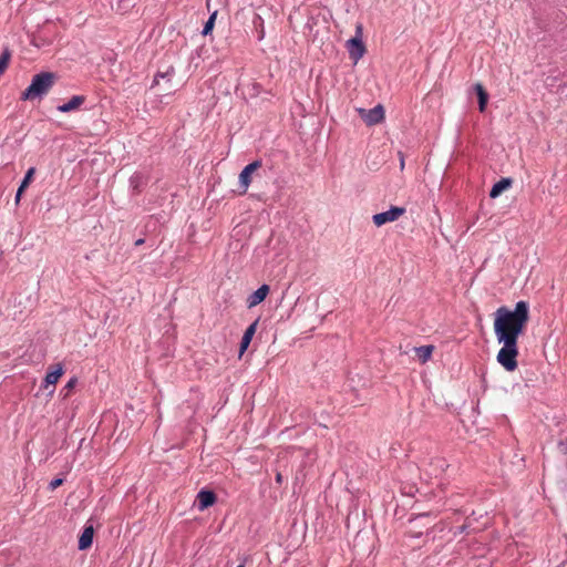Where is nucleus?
I'll return each instance as SVG.
<instances>
[{
    "label": "nucleus",
    "mask_w": 567,
    "mask_h": 567,
    "mask_svg": "<svg viewBox=\"0 0 567 567\" xmlns=\"http://www.w3.org/2000/svg\"><path fill=\"white\" fill-rule=\"evenodd\" d=\"M359 113L362 120L370 126L379 124L384 120V109L381 104H378L370 110L359 109Z\"/></svg>",
    "instance_id": "39448f33"
},
{
    "label": "nucleus",
    "mask_w": 567,
    "mask_h": 567,
    "mask_svg": "<svg viewBox=\"0 0 567 567\" xmlns=\"http://www.w3.org/2000/svg\"><path fill=\"white\" fill-rule=\"evenodd\" d=\"M144 244V239L143 238H140L135 241V246H141Z\"/></svg>",
    "instance_id": "cd10ccee"
},
{
    "label": "nucleus",
    "mask_w": 567,
    "mask_h": 567,
    "mask_svg": "<svg viewBox=\"0 0 567 567\" xmlns=\"http://www.w3.org/2000/svg\"><path fill=\"white\" fill-rule=\"evenodd\" d=\"M513 184V181L512 178H508V177H504V178H501L497 183H495L489 192V197L491 198H496L498 197L503 192H505L506 189H508Z\"/></svg>",
    "instance_id": "4468645a"
},
{
    "label": "nucleus",
    "mask_w": 567,
    "mask_h": 567,
    "mask_svg": "<svg viewBox=\"0 0 567 567\" xmlns=\"http://www.w3.org/2000/svg\"><path fill=\"white\" fill-rule=\"evenodd\" d=\"M174 75L175 69L173 66H168L166 71H158L154 76L152 87L158 85L162 79L169 83Z\"/></svg>",
    "instance_id": "a211bd4d"
},
{
    "label": "nucleus",
    "mask_w": 567,
    "mask_h": 567,
    "mask_svg": "<svg viewBox=\"0 0 567 567\" xmlns=\"http://www.w3.org/2000/svg\"><path fill=\"white\" fill-rule=\"evenodd\" d=\"M84 95H73L66 103H63L56 107L61 113H69L80 109L85 102Z\"/></svg>",
    "instance_id": "9b49d317"
},
{
    "label": "nucleus",
    "mask_w": 567,
    "mask_h": 567,
    "mask_svg": "<svg viewBox=\"0 0 567 567\" xmlns=\"http://www.w3.org/2000/svg\"><path fill=\"white\" fill-rule=\"evenodd\" d=\"M282 482H284L282 474L280 472H277V474H276V483L280 485V484H282Z\"/></svg>",
    "instance_id": "b1692460"
},
{
    "label": "nucleus",
    "mask_w": 567,
    "mask_h": 567,
    "mask_svg": "<svg viewBox=\"0 0 567 567\" xmlns=\"http://www.w3.org/2000/svg\"><path fill=\"white\" fill-rule=\"evenodd\" d=\"M404 213H405L404 207L392 206L386 212H382V213L373 215L372 220L375 226L380 227L386 223L398 220L402 215H404Z\"/></svg>",
    "instance_id": "20e7f679"
},
{
    "label": "nucleus",
    "mask_w": 567,
    "mask_h": 567,
    "mask_svg": "<svg viewBox=\"0 0 567 567\" xmlns=\"http://www.w3.org/2000/svg\"><path fill=\"white\" fill-rule=\"evenodd\" d=\"M94 536V528L92 525L85 526L80 538H79V549L84 550L91 547Z\"/></svg>",
    "instance_id": "f8f14e48"
},
{
    "label": "nucleus",
    "mask_w": 567,
    "mask_h": 567,
    "mask_svg": "<svg viewBox=\"0 0 567 567\" xmlns=\"http://www.w3.org/2000/svg\"><path fill=\"white\" fill-rule=\"evenodd\" d=\"M246 564H254L252 559L246 558L244 561L239 563L237 567H245Z\"/></svg>",
    "instance_id": "a878e982"
},
{
    "label": "nucleus",
    "mask_w": 567,
    "mask_h": 567,
    "mask_svg": "<svg viewBox=\"0 0 567 567\" xmlns=\"http://www.w3.org/2000/svg\"><path fill=\"white\" fill-rule=\"evenodd\" d=\"M400 154V157H401V162H400V165H401V168L404 167V158L402 156V153H399Z\"/></svg>",
    "instance_id": "c85d7f7f"
},
{
    "label": "nucleus",
    "mask_w": 567,
    "mask_h": 567,
    "mask_svg": "<svg viewBox=\"0 0 567 567\" xmlns=\"http://www.w3.org/2000/svg\"><path fill=\"white\" fill-rule=\"evenodd\" d=\"M362 34V25H357V34L355 37L349 39L347 41V49L349 52V56L357 63L364 54H365V45L361 39Z\"/></svg>",
    "instance_id": "7ed1b4c3"
},
{
    "label": "nucleus",
    "mask_w": 567,
    "mask_h": 567,
    "mask_svg": "<svg viewBox=\"0 0 567 567\" xmlns=\"http://www.w3.org/2000/svg\"><path fill=\"white\" fill-rule=\"evenodd\" d=\"M262 22H264V21H262L261 17H259V16H258V17L255 19L254 24H255L256 27L258 25V23H259L260 25H262Z\"/></svg>",
    "instance_id": "bb28decb"
},
{
    "label": "nucleus",
    "mask_w": 567,
    "mask_h": 567,
    "mask_svg": "<svg viewBox=\"0 0 567 567\" xmlns=\"http://www.w3.org/2000/svg\"><path fill=\"white\" fill-rule=\"evenodd\" d=\"M76 384H78V378L76 377H72L66 382V384L61 389L60 396L63 400H66L72 394V392H73L74 388L76 386Z\"/></svg>",
    "instance_id": "aec40b11"
},
{
    "label": "nucleus",
    "mask_w": 567,
    "mask_h": 567,
    "mask_svg": "<svg viewBox=\"0 0 567 567\" xmlns=\"http://www.w3.org/2000/svg\"><path fill=\"white\" fill-rule=\"evenodd\" d=\"M434 349H435L434 346L427 344V346L415 347L414 351L416 353L419 361L421 363H425L430 360Z\"/></svg>",
    "instance_id": "dca6fc26"
},
{
    "label": "nucleus",
    "mask_w": 567,
    "mask_h": 567,
    "mask_svg": "<svg viewBox=\"0 0 567 567\" xmlns=\"http://www.w3.org/2000/svg\"><path fill=\"white\" fill-rule=\"evenodd\" d=\"M58 75L53 72H40L33 75L30 85L21 93L22 101L42 100L54 86Z\"/></svg>",
    "instance_id": "f03ea898"
},
{
    "label": "nucleus",
    "mask_w": 567,
    "mask_h": 567,
    "mask_svg": "<svg viewBox=\"0 0 567 567\" xmlns=\"http://www.w3.org/2000/svg\"><path fill=\"white\" fill-rule=\"evenodd\" d=\"M564 563L558 564L556 567H563Z\"/></svg>",
    "instance_id": "2f4dec72"
},
{
    "label": "nucleus",
    "mask_w": 567,
    "mask_h": 567,
    "mask_svg": "<svg viewBox=\"0 0 567 567\" xmlns=\"http://www.w3.org/2000/svg\"><path fill=\"white\" fill-rule=\"evenodd\" d=\"M63 372V367L61 364L50 367L44 377L42 388L48 389L49 386H54L59 379L62 377Z\"/></svg>",
    "instance_id": "1a4fd4ad"
},
{
    "label": "nucleus",
    "mask_w": 567,
    "mask_h": 567,
    "mask_svg": "<svg viewBox=\"0 0 567 567\" xmlns=\"http://www.w3.org/2000/svg\"><path fill=\"white\" fill-rule=\"evenodd\" d=\"M257 326H258V319L255 320L251 324H249L248 328L246 329V331L244 332V336L240 341V349H239L240 353H244L247 350V348L249 347L251 339L256 332Z\"/></svg>",
    "instance_id": "ddd939ff"
},
{
    "label": "nucleus",
    "mask_w": 567,
    "mask_h": 567,
    "mask_svg": "<svg viewBox=\"0 0 567 567\" xmlns=\"http://www.w3.org/2000/svg\"><path fill=\"white\" fill-rule=\"evenodd\" d=\"M427 517H429V514H421L417 517H415L414 519H411V523H414V522H417L420 519L427 518Z\"/></svg>",
    "instance_id": "393cba45"
},
{
    "label": "nucleus",
    "mask_w": 567,
    "mask_h": 567,
    "mask_svg": "<svg viewBox=\"0 0 567 567\" xmlns=\"http://www.w3.org/2000/svg\"><path fill=\"white\" fill-rule=\"evenodd\" d=\"M54 393V388H52L50 391H49V395L52 396Z\"/></svg>",
    "instance_id": "7c9ffc66"
},
{
    "label": "nucleus",
    "mask_w": 567,
    "mask_h": 567,
    "mask_svg": "<svg viewBox=\"0 0 567 567\" xmlns=\"http://www.w3.org/2000/svg\"><path fill=\"white\" fill-rule=\"evenodd\" d=\"M216 14L217 12H214L205 22L204 28L202 30L203 35H208L209 33H212L215 24Z\"/></svg>",
    "instance_id": "412c9836"
},
{
    "label": "nucleus",
    "mask_w": 567,
    "mask_h": 567,
    "mask_svg": "<svg viewBox=\"0 0 567 567\" xmlns=\"http://www.w3.org/2000/svg\"><path fill=\"white\" fill-rule=\"evenodd\" d=\"M269 293V286L268 285H261L256 291H254L248 298H247V307L252 308L257 305L261 303L267 295Z\"/></svg>",
    "instance_id": "9d476101"
},
{
    "label": "nucleus",
    "mask_w": 567,
    "mask_h": 567,
    "mask_svg": "<svg viewBox=\"0 0 567 567\" xmlns=\"http://www.w3.org/2000/svg\"><path fill=\"white\" fill-rule=\"evenodd\" d=\"M264 38V30L259 31V40Z\"/></svg>",
    "instance_id": "c756f323"
},
{
    "label": "nucleus",
    "mask_w": 567,
    "mask_h": 567,
    "mask_svg": "<svg viewBox=\"0 0 567 567\" xmlns=\"http://www.w3.org/2000/svg\"><path fill=\"white\" fill-rule=\"evenodd\" d=\"M146 184L147 179L142 173L136 172L130 177V187L135 194H140Z\"/></svg>",
    "instance_id": "2eb2a0df"
},
{
    "label": "nucleus",
    "mask_w": 567,
    "mask_h": 567,
    "mask_svg": "<svg viewBox=\"0 0 567 567\" xmlns=\"http://www.w3.org/2000/svg\"><path fill=\"white\" fill-rule=\"evenodd\" d=\"M216 494L213 491L202 489L196 497L198 511H205L216 503Z\"/></svg>",
    "instance_id": "0eeeda50"
},
{
    "label": "nucleus",
    "mask_w": 567,
    "mask_h": 567,
    "mask_svg": "<svg viewBox=\"0 0 567 567\" xmlns=\"http://www.w3.org/2000/svg\"><path fill=\"white\" fill-rule=\"evenodd\" d=\"M475 90H476V94H477V99H478V109L481 112H484L486 109V105H487L488 94L484 90L482 84H476Z\"/></svg>",
    "instance_id": "6ab92c4d"
},
{
    "label": "nucleus",
    "mask_w": 567,
    "mask_h": 567,
    "mask_svg": "<svg viewBox=\"0 0 567 567\" xmlns=\"http://www.w3.org/2000/svg\"><path fill=\"white\" fill-rule=\"evenodd\" d=\"M10 56H11V53L8 49H6L1 54H0V75L6 71V69L8 68V64H9V60H10Z\"/></svg>",
    "instance_id": "4be33fe9"
},
{
    "label": "nucleus",
    "mask_w": 567,
    "mask_h": 567,
    "mask_svg": "<svg viewBox=\"0 0 567 567\" xmlns=\"http://www.w3.org/2000/svg\"><path fill=\"white\" fill-rule=\"evenodd\" d=\"M494 332L499 349L496 360L508 372L517 369L518 338L529 319V306L526 301H518L515 308L502 306L494 312Z\"/></svg>",
    "instance_id": "f257e3e1"
},
{
    "label": "nucleus",
    "mask_w": 567,
    "mask_h": 567,
    "mask_svg": "<svg viewBox=\"0 0 567 567\" xmlns=\"http://www.w3.org/2000/svg\"><path fill=\"white\" fill-rule=\"evenodd\" d=\"M473 515H474V512L472 513L471 516L466 517L463 525L455 528L454 535H458V534H463V533H466V534L477 533V532H481L482 529H484V527L486 526L487 523L485 522L481 526H476L475 525L476 518H474Z\"/></svg>",
    "instance_id": "6e6552de"
},
{
    "label": "nucleus",
    "mask_w": 567,
    "mask_h": 567,
    "mask_svg": "<svg viewBox=\"0 0 567 567\" xmlns=\"http://www.w3.org/2000/svg\"><path fill=\"white\" fill-rule=\"evenodd\" d=\"M35 172V168L34 167H31L27 171L18 190H17V194H16V203H19L20 202V198L24 192V189L29 186L32 177H33V174Z\"/></svg>",
    "instance_id": "f3484780"
},
{
    "label": "nucleus",
    "mask_w": 567,
    "mask_h": 567,
    "mask_svg": "<svg viewBox=\"0 0 567 567\" xmlns=\"http://www.w3.org/2000/svg\"><path fill=\"white\" fill-rule=\"evenodd\" d=\"M262 163L260 159H256L248 165H246L243 171L239 174V184L240 187H243V193H246L250 183H251V175L257 169L261 167Z\"/></svg>",
    "instance_id": "423d86ee"
},
{
    "label": "nucleus",
    "mask_w": 567,
    "mask_h": 567,
    "mask_svg": "<svg viewBox=\"0 0 567 567\" xmlns=\"http://www.w3.org/2000/svg\"><path fill=\"white\" fill-rule=\"evenodd\" d=\"M63 484V478H53L50 483H49V489L50 491H54L55 488H58L59 486H61Z\"/></svg>",
    "instance_id": "5701e85b"
}]
</instances>
